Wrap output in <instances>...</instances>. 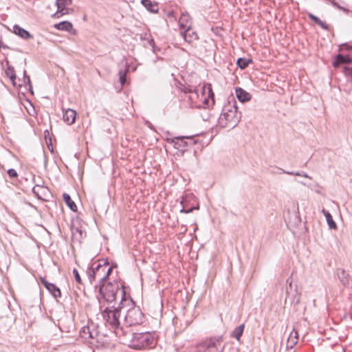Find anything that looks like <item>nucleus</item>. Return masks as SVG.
<instances>
[{
    "instance_id": "f257e3e1",
    "label": "nucleus",
    "mask_w": 352,
    "mask_h": 352,
    "mask_svg": "<svg viewBox=\"0 0 352 352\" xmlns=\"http://www.w3.org/2000/svg\"><path fill=\"white\" fill-rule=\"evenodd\" d=\"M122 301L117 307H115L114 306L107 307L102 312V316L105 325L111 329L116 336L124 339L128 336L129 332L127 329H124L123 325H121L120 321V312L122 309V307H120Z\"/></svg>"
},
{
    "instance_id": "f03ea898",
    "label": "nucleus",
    "mask_w": 352,
    "mask_h": 352,
    "mask_svg": "<svg viewBox=\"0 0 352 352\" xmlns=\"http://www.w3.org/2000/svg\"><path fill=\"white\" fill-rule=\"evenodd\" d=\"M241 118V113L238 112L236 101H234L233 103L229 102L224 105L219 118V123L222 127L233 129L239 124Z\"/></svg>"
},
{
    "instance_id": "7ed1b4c3",
    "label": "nucleus",
    "mask_w": 352,
    "mask_h": 352,
    "mask_svg": "<svg viewBox=\"0 0 352 352\" xmlns=\"http://www.w3.org/2000/svg\"><path fill=\"white\" fill-rule=\"evenodd\" d=\"M197 352H223V337L221 336L209 338L196 346Z\"/></svg>"
},
{
    "instance_id": "20e7f679",
    "label": "nucleus",
    "mask_w": 352,
    "mask_h": 352,
    "mask_svg": "<svg viewBox=\"0 0 352 352\" xmlns=\"http://www.w3.org/2000/svg\"><path fill=\"white\" fill-rule=\"evenodd\" d=\"M153 342V336L149 332L133 333L131 340V346L135 349H142L151 346Z\"/></svg>"
},
{
    "instance_id": "39448f33",
    "label": "nucleus",
    "mask_w": 352,
    "mask_h": 352,
    "mask_svg": "<svg viewBox=\"0 0 352 352\" xmlns=\"http://www.w3.org/2000/svg\"><path fill=\"white\" fill-rule=\"evenodd\" d=\"M143 314L141 310L135 307H133L127 310L124 316V329H127L130 334L129 327L133 325H136L143 322Z\"/></svg>"
},
{
    "instance_id": "423d86ee",
    "label": "nucleus",
    "mask_w": 352,
    "mask_h": 352,
    "mask_svg": "<svg viewBox=\"0 0 352 352\" xmlns=\"http://www.w3.org/2000/svg\"><path fill=\"white\" fill-rule=\"evenodd\" d=\"M120 291L118 284H102L99 287V294L108 302H113L116 300L117 293Z\"/></svg>"
},
{
    "instance_id": "0eeeda50",
    "label": "nucleus",
    "mask_w": 352,
    "mask_h": 352,
    "mask_svg": "<svg viewBox=\"0 0 352 352\" xmlns=\"http://www.w3.org/2000/svg\"><path fill=\"white\" fill-rule=\"evenodd\" d=\"M182 208L180 210L182 213H190L194 210H199V205L195 195L192 192H186L180 202Z\"/></svg>"
},
{
    "instance_id": "6e6552de",
    "label": "nucleus",
    "mask_w": 352,
    "mask_h": 352,
    "mask_svg": "<svg viewBox=\"0 0 352 352\" xmlns=\"http://www.w3.org/2000/svg\"><path fill=\"white\" fill-rule=\"evenodd\" d=\"M352 63V52L347 54H338L336 56L335 60L333 62L334 67H338L340 64ZM344 72L347 76H352V66H344Z\"/></svg>"
},
{
    "instance_id": "1a4fd4ad",
    "label": "nucleus",
    "mask_w": 352,
    "mask_h": 352,
    "mask_svg": "<svg viewBox=\"0 0 352 352\" xmlns=\"http://www.w3.org/2000/svg\"><path fill=\"white\" fill-rule=\"evenodd\" d=\"M72 4V0H56V5L57 6L56 14L60 13L61 15L67 14L70 12L72 9L69 7Z\"/></svg>"
},
{
    "instance_id": "9d476101",
    "label": "nucleus",
    "mask_w": 352,
    "mask_h": 352,
    "mask_svg": "<svg viewBox=\"0 0 352 352\" xmlns=\"http://www.w3.org/2000/svg\"><path fill=\"white\" fill-rule=\"evenodd\" d=\"M180 34L184 41L188 43H191L198 39L197 32H195L191 27L184 30H181Z\"/></svg>"
},
{
    "instance_id": "9b49d317",
    "label": "nucleus",
    "mask_w": 352,
    "mask_h": 352,
    "mask_svg": "<svg viewBox=\"0 0 352 352\" xmlns=\"http://www.w3.org/2000/svg\"><path fill=\"white\" fill-rule=\"evenodd\" d=\"M41 282L44 285L45 288L52 294V295L55 298L60 297V296H61L60 290L54 284L49 283L44 278H41Z\"/></svg>"
},
{
    "instance_id": "f8f14e48",
    "label": "nucleus",
    "mask_w": 352,
    "mask_h": 352,
    "mask_svg": "<svg viewBox=\"0 0 352 352\" xmlns=\"http://www.w3.org/2000/svg\"><path fill=\"white\" fill-rule=\"evenodd\" d=\"M76 117V111L72 109H67L63 112V120L67 124H72L74 123Z\"/></svg>"
},
{
    "instance_id": "ddd939ff",
    "label": "nucleus",
    "mask_w": 352,
    "mask_h": 352,
    "mask_svg": "<svg viewBox=\"0 0 352 352\" xmlns=\"http://www.w3.org/2000/svg\"><path fill=\"white\" fill-rule=\"evenodd\" d=\"M96 330H91L90 327H83L80 331V336L84 339H91L90 343L95 344L94 338Z\"/></svg>"
},
{
    "instance_id": "4468645a",
    "label": "nucleus",
    "mask_w": 352,
    "mask_h": 352,
    "mask_svg": "<svg viewBox=\"0 0 352 352\" xmlns=\"http://www.w3.org/2000/svg\"><path fill=\"white\" fill-rule=\"evenodd\" d=\"M184 139H188L190 142H192V144H195L196 141L193 140L192 138L190 137H176L172 140V142L174 144L175 146L177 148L181 147H186L188 146V142L184 141Z\"/></svg>"
},
{
    "instance_id": "2eb2a0df",
    "label": "nucleus",
    "mask_w": 352,
    "mask_h": 352,
    "mask_svg": "<svg viewBox=\"0 0 352 352\" xmlns=\"http://www.w3.org/2000/svg\"><path fill=\"white\" fill-rule=\"evenodd\" d=\"M298 340V333L294 328L287 338L286 348L287 349H293L294 346L297 344Z\"/></svg>"
},
{
    "instance_id": "dca6fc26",
    "label": "nucleus",
    "mask_w": 352,
    "mask_h": 352,
    "mask_svg": "<svg viewBox=\"0 0 352 352\" xmlns=\"http://www.w3.org/2000/svg\"><path fill=\"white\" fill-rule=\"evenodd\" d=\"M179 24L181 30L190 28L192 25V21L189 14L187 13L182 14L179 20Z\"/></svg>"
},
{
    "instance_id": "f3484780",
    "label": "nucleus",
    "mask_w": 352,
    "mask_h": 352,
    "mask_svg": "<svg viewBox=\"0 0 352 352\" xmlns=\"http://www.w3.org/2000/svg\"><path fill=\"white\" fill-rule=\"evenodd\" d=\"M140 39L141 41H144V45L145 47H151L153 51L155 52V43L150 33L144 32L141 34Z\"/></svg>"
},
{
    "instance_id": "a211bd4d",
    "label": "nucleus",
    "mask_w": 352,
    "mask_h": 352,
    "mask_svg": "<svg viewBox=\"0 0 352 352\" xmlns=\"http://www.w3.org/2000/svg\"><path fill=\"white\" fill-rule=\"evenodd\" d=\"M94 342V344L98 348L107 346L109 344L107 338L97 331L95 333Z\"/></svg>"
},
{
    "instance_id": "6ab92c4d",
    "label": "nucleus",
    "mask_w": 352,
    "mask_h": 352,
    "mask_svg": "<svg viewBox=\"0 0 352 352\" xmlns=\"http://www.w3.org/2000/svg\"><path fill=\"white\" fill-rule=\"evenodd\" d=\"M235 92L237 98L242 102H248L251 98L250 94L241 87H236Z\"/></svg>"
},
{
    "instance_id": "aec40b11",
    "label": "nucleus",
    "mask_w": 352,
    "mask_h": 352,
    "mask_svg": "<svg viewBox=\"0 0 352 352\" xmlns=\"http://www.w3.org/2000/svg\"><path fill=\"white\" fill-rule=\"evenodd\" d=\"M32 191L38 198L43 199V197H45L49 192V189L44 186L37 184L34 186Z\"/></svg>"
},
{
    "instance_id": "412c9836",
    "label": "nucleus",
    "mask_w": 352,
    "mask_h": 352,
    "mask_svg": "<svg viewBox=\"0 0 352 352\" xmlns=\"http://www.w3.org/2000/svg\"><path fill=\"white\" fill-rule=\"evenodd\" d=\"M13 32L15 34L24 39H29L33 37L27 30L21 28L18 25H14L13 26Z\"/></svg>"
},
{
    "instance_id": "4be33fe9",
    "label": "nucleus",
    "mask_w": 352,
    "mask_h": 352,
    "mask_svg": "<svg viewBox=\"0 0 352 352\" xmlns=\"http://www.w3.org/2000/svg\"><path fill=\"white\" fill-rule=\"evenodd\" d=\"M142 4L152 13H157L159 10L158 4L153 3L151 0H142Z\"/></svg>"
},
{
    "instance_id": "5701e85b",
    "label": "nucleus",
    "mask_w": 352,
    "mask_h": 352,
    "mask_svg": "<svg viewBox=\"0 0 352 352\" xmlns=\"http://www.w3.org/2000/svg\"><path fill=\"white\" fill-rule=\"evenodd\" d=\"M54 28L59 30H65L69 32H72L73 29V25L72 23L65 21L54 25Z\"/></svg>"
},
{
    "instance_id": "b1692460",
    "label": "nucleus",
    "mask_w": 352,
    "mask_h": 352,
    "mask_svg": "<svg viewBox=\"0 0 352 352\" xmlns=\"http://www.w3.org/2000/svg\"><path fill=\"white\" fill-rule=\"evenodd\" d=\"M338 276L340 280L344 285H349V283H350L349 275L344 270H339L338 272Z\"/></svg>"
},
{
    "instance_id": "393cba45",
    "label": "nucleus",
    "mask_w": 352,
    "mask_h": 352,
    "mask_svg": "<svg viewBox=\"0 0 352 352\" xmlns=\"http://www.w3.org/2000/svg\"><path fill=\"white\" fill-rule=\"evenodd\" d=\"M63 199L67 204V206L74 212L77 210V206L75 204V203L72 201L70 196L67 194L64 193L63 195Z\"/></svg>"
},
{
    "instance_id": "a878e982",
    "label": "nucleus",
    "mask_w": 352,
    "mask_h": 352,
    "mask_svg": "<svg viewBox=\"0 0 352 352\" xmlns=\"http://www.w3.org/2000/svg\"><path fill=\"white\" fill-rule=\"evenodd\" d=\"M308 16L310 19H311L313 21H314L317 25L320 26L322 29L328 30V28H329L328 25L325 22L321 21L318 16H315L314 14H313L311 13H309Z\"/></svg>"
},
{
    "instance_id": "bb28decb",
    "label": "nucleus",
    "mask_w": 352,
    "mask_h": 352,
    "mask_svg": "<svg viewBox=\"0 0 352 352\" xmlns=\"http://www.w3.org/2000/svg\"><path fill=\"white\" fill-rule=\"evenodd\" d=\"M6 76L10 79L13 86H16V74L13 67L9 66L6 70Z\"/></svg>"
},
{
    "instance_id": "cd10ccee",
    "label": "nucleus",
    "mask_w": 352,
    "mask_h": 352,
    "mask_svg": "<svg viewBox=\"0 0 352 352\" xmlns=\"http://www.w3.org/2000/svg\"><path fill=\"white\" fill-rule=\"evenodd\" d=\"M322 212L324 213V214L326 217V220H327L329 227L331 229H336L337 226H336V223H335V221H333L331 214L328 211L325 210L324 209L322 210Z\"/></svg>"
},
{
    "instance_id": "c85d7f7f",
    "label": "nucleus",
    "mask_w": 352,
    "mask_h": 352,
    "mask_svg": "<svg viewBox=\"0 0 352 352\" xmlns=\"http://www.w3.org/2000/svg\"><path fill=\"white\" fill-rule=\"evenodd\" d=\"M244 327L245 325L242 324L235 328L232 331V336L236 338L237 340H239L244 331Z\"/></svg>"
},
{
    "instance_id": "c756f323",
    "label": "nucleus",
    "mask_w": 352,
    "mask_h": 352,
    "mask_svg": "<svg viewBox=\"0 0 352 352\" xmlns=\"http://www.w3.org/2000/svg\"><path fill=\"white\" fill-rule=\"evenodd\" d=\"M252 59L250 58H239L237 60L236 64L239 67L243 69H245L250 63H252Z\"/></svg>"
},
{
    "instance_id": "7c9ffc66",
    "label": "nucleus",
    "mask_w": 352,
    "mask_h": 352,
    "mask_svg": "<svg viewBox=\"0 0 352 352\" xmlns=\"http://www.w3.org/2000/svg\"><path fill=\"white\" fill-rule=\"evenodd\" d=\"M200 96L197 89H195L192 93L188 95V100L191 102L192 105L197 106V100H199Z\"/></svg>"
},
{
    "instance_id": "2f4dec72",
    "label": "nucleus",
    "mask_w": 352,
    "mask_h": 352,
    "mask_svg": "<svg viewBox=\"0 0 352 352\" xmlns=\"http://www.w3.org/2000/svg\"><path fill=\"white\" fill-rule=\"evenodd\" d=\"M106 268H107V263H104L103 265L98 264L96 267V272L98 274V278L99 280H100V278L101 277V276L105 275Z\"/></svg>"
},
{
    "instance_id": "473e14b6",
    "label": "nucleus",
    "mask_w": 352,
    "mask_h": 352,
    "mask_svg": "<svg viewBox=\"0 0 352 352\" xmlns=\"http://www.w3.org/2000/svg\"><path fill=\"white\" fill-rule=\"evenodd\" d=\"M127 72H128L127 69H126L124 71L120 70L119 72V78H120V84H121V88L124 86V85L125 84V82L126 81V73H127Z\"/></svg>"
},
{
    "instance_id": "72a5a7b5",
    "label": "nucleus",
    "mask_w": 352,
    "mask_h": 352,
    "mask_svg": "<svg viewBox=\"0 0 352 352\" xmlns=\"http://www.w3.org/2000/svg\"><path fill=\"white\" fill-rule=\"evenodd\" d=\"M98 274L96 272V267H93L88 272V278L91 283L98 278Z\"/></svg>"
},
{
    "instance_id": "f704fd0d",
    "label": "nucleus",
    "mask_w": 352,
    "mask_h": 352,
    "mask_svg": "<svg viewBox=\"0 0 352 352\" xmlns=\"http://www.w3.org/2000/svg\"><path fill=\"white\" fill-rule=\"evenodd\" d=\"M23 82H24V84L26 86L28 85L29 87V88L31 89V92L32 93V84H31L30 78L27 74L25 70H24V72H23Z\"/></svg>"
},
{
    "instance_id": "c9c22d12",
    "label": "nucleus",
    "mask_w": 352,
    "mask_h": 352,
    "mask_svg": "<svg viewBox=\"0 0 352 352\" xmlns=\"http://www.w3.org/2000/svg\"><path fill=\"white\" fill-rule=\"evenodd\" d=\"M111 271H112V268L111 267L107 266V268H106V271H105V275L101 276V277L100 278V282H102V283L104 282L106 280V279L108 278V276H109Z\"/></svg>"
},
{
    "instance_id": "e433bc0d",
    "label": "nucleus",
    "mask_w": 352,
    "mask_h": 352,
    "mask_svg": "<svg viewBox=\"0 0 352 352\" xmlns=\"http://www.w3.org/2000/svg\"><path fill=\"white\" fill-rule=\"evenodd\" d=\"M331 4L333 5V6H334V7L337 8L338 9L341 10H342V11H344V12H346V13H348V12H349V10H348L347 8H344V7H342V6H340L337 2H336L334 0H331Z\"/></svg>"
},
{
    "instance_id": "4c0bfd02",
    "label": "nucleus",
    "mask_w": 352,
    "mask_h": 352,
    "mask_svg": "<svg viewBox=\"0 0 352 352\" xmlns=\"http://www.w3.org/2000/svg\"><path fill=\"white\" fill-rule=\"evenodd\" d=\"M73 274H74V278H75V280L76 281L79 283V284H81L82 283V279L80 276V274L78 272V270L76 269H74L73 270Z\"/></svg>"
},
{
    "instance_id": "58836bf2",
    "label": "nucleus",
    "mask_w": 352,
    "mask_h": 352,
    "mask_svg": "<svg viewBox=\"0 0 352 352\" xmlns=\"http://www.w3.org/2000/svg\"><path fill=\"white\" fill-rule=\"evenodd\" d=\"M195 89L193 88L192 87L190 86V85H188V86H184V89H183V91L184 92L185 94H190V93H192Z\"/></svg>"
},
{
    "instance_id": "ea45409f",
    "label": "nucleus",
    "mask_w": 352,
    "mask_h": 352,
    "mask_svg": "<svg viewBox=\"0 0 352 352\" xmlns=\"http://www.w3.org/2000/svg\"><path fill=\"white\" fill-rule=\"evenodd\" d=\"M7 173L10 178H14L18 176V174H17L16 170H14L13 168L9 169Z\"/></svg>"
},
{
    "instance_id": "a19ab883",
    "label": "nucleus",
    "mask_w": 352,
    "mask_h": 352,
    "mask_svg": "<svg viewBox=\"0 0 352 352\" xmlns=\"http://www.w3.org/2000/svg\"><path fill=\"white\" fill-rule=\"evenodd\" d=\"M283 173L287 174V175H296V176H302V173H301L300 172L287 171V170H283Z\"/></svg>"
},
{
    "instance_id": "79ce46f5",
    "label": "nucleus",
    "mask_w": 352,
    "mask_h": 352,
    "mask_svg": "<svg viewBox=\"0 0 352 352\" xmlns=\"http://www.w3.org/2000/svg\"><path fill=\"white\" fill-rule=\"evenodd\" d=\"M341 47H342L341 48L342 50H343L344 48H346L347 50L349 49V47L348 44H346V43H344V44L342 45ZM351 48L352 49V47H350V49Z\"/></svg>"
},
{
    "instance_id": "37998d69",
    "label": "nucleus",
    "mask_w": 352,
    "mask_h": 352,
    "mask_svg": "<svg viewBox=\"0 0 352 352\" xmlns=\"http://www.w3.org/2000/svg\"><path fill=\"white\" fill-rule=\"evenodd\" d=\"M7 47H7L6 45H5L2 43V41L0 40V50H1V48H4V49H6V48H7Z\"/></svg>"
},
{
    "instance_id": "c03bdc74",
    "label": "nucleus",
    "mask_w": 352,
    "mask_h": 352,
    "mask_svg": "<svg viewBox=\"0 0 352 352\" xmlns=\"http://www.w3.org/2000/svg\"><path fill=\"white\" fill-rule=\"evenodd\" d=\"M286 282H287V284H289V287H292V279L288 278V279L287 280V281H286Z\"/></svg>"
},
{
    "instance_id": "a18cd8bd",
    "label": "nucleus",
    "mask_w": 352,
    "mask_h": 352,
    "mask_svg": "<svg viewBox=\"0 0 352 352\" xmlns=\"http://www.w3.org/2000/svg\"><path fill=\"white\" fill-rule=\"evenodd\" d=\"M302 177H306V178H309V179H311V177L310 176H309L307 173H302Z\"/></svg>"
}]
</instances>
